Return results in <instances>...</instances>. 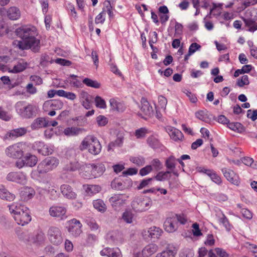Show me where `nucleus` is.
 I'll return each instance as SVG.
<instances>
[{
    "mask_svg": "<svg viewBox=\"0 0 257 257\" xmlns=\"http://www.w3.org/2000/svg\"><path fill=\"white\" fill-rule=\"evenodd\" d=\"M100 254L107 257H122L121 251L118 247H105L100 251Z\"/></svg>",
    "mask_w": 257,
    "mask_h": 257,
    "instance_id": "19",
    "label": "nucleus"
},
{
    "mask_svg": "<svg viewBox=\"0 0 257 257\" xmlns=\"http://www.w3.org/2000/svg\"><path fill=\"white\" fill-rule=\"evenodd\" d=\"M101 148L99 140L93 135H88L85 137L79 146L81 151L87 150L93 155H98L101 151Z\"/></svg>",
    "mask_w": 257,
    "mask_h": 257,
    "instance_id": "2",
    "label": "nucleus"
},
{
    "mask_svg": "<svg viewBox=\"0 0 257 257\" xmlns=\"http://www.w3.org/2000/svg\"><path fill=\"white\" fill-rule=\"evenodd\" d=\"M59 160L54 157H48L38 165L37 171L39 174L46 173L55 169L59 165Z\"/></svg>",
    "mask_w": 257,
    "mask_h": 257,
    "instance_id": "5",
    "label": "nucleus"
},
{
    "mask_svg": "<svg viewBox=\"0 0 257 257\" xmlns=\"http://www.w3.org/2000/svg\"><path fill=\"white\" fill-rule=\"evenodd\" d=\"M176 161L177 160L174 156L169 157L166 161V167L170 170H174L176 167Z\"/></svg>",
    "mask_w": 257,
    "mask_h": 257,
    "instance_id": "45",
    "label": "nucleus"
},
{
    "mask_svg": "<svg viewBox=\"0 0 257 257\" xmlns=\"http://www.w3.org/2000/svg\"><path fill=\"white\" fill-rule=\"evenodd\" d=\"M123 142V137L122 136L117 137L114 142H110L108 145V149L112 147H120L122 145Z\"/></svg>",
    "mask_w": 257,
    "mask_h": 257,
    "instance_id": "54",
    "label": "nucleus"
},
{
    "mask_svg": "<svg viewBox=\"0 0 257 257\" xmlns=\"http://www.w3.org/2000/svg\"><path fill=\"white\" fill-rule=\"evenodd\" d=\"M134 214L131 210H126L122 214V219L127 223H132Z\"/></svg>",
    "mask_w": 257,
    "mask_h": 257,
    "instance_id": "41",
    "label": "nucleus"
},
{
    "mask_svg": "<svg viewBox=\"0 0 257 257\" xmlns=\"http://www.w3.org/2000/svg\"><path fill=\"white\" fill-rule=\"evenodd\" d=\"M176 251L167 248L166 250L157 254L155 257H175Z\"/></svg>",
    "mask_w": 257,
    "mask_h": 257,
    "instance_id": "42",
    "label": "nucleus"
},
{
    "mask_svg": "<svg viewBox=\"0 0 257 257\" xmlns=\"http://www.w3.org/2000/svg\"><path fill=\"white\" fill-rule=\"evenodd\" d=\"M46 241L45 233L41 230L38 231L32 237V242L37 246H41L44 245Z\"/></svg>",
    "mask_w": 257,
    "mask_h": 257,
    "instance_id": "24",
    "label": "nucleus"
},
{
    "mask_svg": "<svg viewBox=\"0 0 257 257\" xmlns=\"http://www.w3.org/2000/svg\"><path fill=\"white\" fill-rule=\"evenodd\" d=\"M20 195L22 201H28L34 197L35 195V191L32 187H25L22 188Z\"/></svg>",
    "mask_w": 257,
    "mask_h": 257,
    "instance_id": "21",
    "label": "nucleus"
},
{
    "mask_svg": "<svg viewBox=\"0 0 257 257\" xmlns=\"http://www.w3.org/2000/svg\"><path fill=\"white\" fill-rule=\"evenodd\" d=\"M171 172L167 171L166 172H159L155 177L154 178L157 181H162L168 179L170 177L169 174Z\"/></svg>",
    "mask_w": 257,
    "mask_h": 257,
    "instance_id": "51",
    "label": "nucleus"
},
{
    "mask_svg": "<svg viewBox=\"0 0 257 257\" xmlns=\"http://www.w3.org/2000/svg\"><path fill=\"white\" fill-rule=\"evenodd\" d=\"M11 118V115L5 110L2 107H0V119L5 121H9Z\"/></svg>",
    "mask_w": 257,
    "mask_h": 257,
    "instance_id": "56",
    "label": "nucleus"
},
{
    "mask_svg": "<svg viewBox=\"0 0 257 257\" xmlns=\"http://www.w3.org/2000/svg\"><path fill=\"white\" fill-rule=\"evenodd\" d=\"M105 15L106 12L103 10V11L100 13L95 18V23L96 25L100 24L102 25L104 24L105 21Z\"/></svg>",
    "mask_w": 257,
    "mask_h": 257,
    "instance_id": "53",
    "label": "nucleus"
},
{
    "mask_svg": "<svg viewBox=\"0 0 257 257\" xmlns=\"http://www.w3.org/2000/svg\"><path fill=\"white\" fill-rule=\"evenodd\" d=\"M173 217L175 218L176 221H177L181 225L187 224L189 220L187 214L183 213L175 214Z\"/></svg>",
    "mask_w": 257,
    "mask_h": 257,
    "instance_id": "36",
    "label": "nucleus"
},
{
    "mask_svg": "<svg viewBox=\"0 0 257 257\" xmlns=\"http://www.w3.org/2000/svg\"><path fill=\"white\" fill-rule=\"evenodd\" d=\"M67 224V230L71 235L77 236L82 232V224L76 219L73 218L68 221Z\"/></svg>",
    "mask_w": 257,
    "mask_h": 257,
    "instance_id": "12",
    "label": "nucleus"
},
{
    "mask_svg": "<svg viewBox=\"0 0 257 257\" xmlns=\"http://www.w3.org/2000/svg\"><path fill=\"white\" fill-rule=\"evenodd\" d=\"M130 161L139 166H142L145 163V160L143 157H134L130 158Z\"/></svg>",
    "mask_w": 257,
    "mask_h": 257,
    "instance_id": "57",
    "label": "nucleus"
},
{
    "mask_svg": "<svg viewBox=\"0 0 257 257\" xmlns=\"http://www.w3.org/2000/svg\"><path fill=\"white\" fill-rule=\"evenodd\" d=\"M111 186L112 188L118 190H122L126 188L125 185L118 179H114L112 181L111 183Z\"/></svg>",
    "mask_w": 257,
    "mask_h": 257,
    "instance_id": "49",
    "label": "nucleus"
},
{
    "mask_svg": "<svg viewBox=\"0 0 257 257\" xmlns=\"http://www.w3.org/2000/svg\"><path fill=\"white\" fill-rule=\"evenodd\" d=\"M79 168V164L77 162H69L63 168L64 170L66 171L74 172Z\"/></svg>",
    "mask_w": 257,
    "mask_h": 257,
    "instance_id": "40",
    "label": "nucleus"
},
{
    "mask_svg": "<svg viewBox=\"0 0 257 257\" xmlns=\"http://www.w3.org/2000/svg\"><path fill=\"white\" fill-rule=\"evenodd\" d=\"M147 143L151 148L153 149H157L160 147V143L159 141L155 137L152 136H150L147 139Z\"/></svg>",
    "mask_w": 257,
    "mask_h": 257,
    "instance_id": "44",
    "label": "nucleus"
},
{
    "mask_svg": "<svg viewBox=\"0 0 257 257\" xmlns=\"http://www.w3.org/2000/svg\"><path fill=\"white\" fill-rule=\"evenodd\" d=\"M165 131L175 142H181L183 140L184 135L179 130L172 126H167Z\"/></svg>",
    "mask_w": 257,
    "mask_h": 257,
    "instance_id": "17",
    "label": "nucleus"
},
{
    "mask_svg": "<svg viewBox=\"0 0 257 257\" xmlns=\"http://www.w3.org/2000/svg\"><path fill=\"white\" fill-rule=\"evenodd\" d=\"M158 103L161 108L165 110L167 104V100L166 97L160 95L158 97Z\"/></svg>",
    "mask_w": 257,
    "mask_h": 257,
    "instance_id": "60",
    "label": "nucleus"
},
{
    "mask_svg": "<svg viewBox=\"0 0 257 257\" xmlns=\"http://www.w3.org/2000/svg\"><path fill=\"white\" fill-rule=\"evenodd\" d=\"M27 65V63L22 59L20 60L12 69L9 68L8 71L9 72L13 73H20L25 70Z\"/></svg>",
    "mask_w": 257,
    "mask_h": 257,
    "instance_id": "30",
    "label": "nucleus"
},
{
    "mask_svg": "<svg viewBox=\"0 0 257 257\" xmlns=\"http://www.w3.org/2000/svg\"><path fill=\"white\" fill-rule=\"evenodd\" d=\"M105 167L101 163L86 164L82 169L81 176L87 179H90L100 177L104 172Z\"/></svg>",
    "mask_w": 257,
    "mask_h": 257,
    "instance_id": "3",
    "label": "nucleus"
},
{
    "mask_svg": "<svg viewBox=\"0 0 257 257\" xmlns=\"http://www.w3.org/2000/svg\"><path fill=\"white\" fill-rule=\"evenodd\" d=\"M158 246L154 243H150L147 245L142 250L141 255L142 257H150L157 251Z\"/></svg>",
    "mask_w": 257,
    "mask_h": 257,
    "instance_id": "23",
    "label": "nucleus"
},
{
    "mask_svg": "<svg viewBox=\"0 0 257 257\" xmlns=\"http://www.w3.org/2000/svg\"><path fill=\"white\" fill-rule=\"evenodd\" d=\"M226 124L231 130L238 133H241L244 129L242 125L239 122H229V121L226 118Z\"/></svg>",
    "mask_w": 257,
    "mask_h": 257,
    "instance_id": "34",
    "label": "nucleus"
},
{
    "mask_svg": "<svg viewBox=\"0 0 257 257\" xmlns=\"http://www.w3.org/2000/svg\"><path fill=\"white\" fill-rule=\"evenodd\" d=\"M66 212L67 209L65 207L57 205L51 206L49 210L50 216L60 220L65 219L67 217Z\"/></svg>",
    "mask_w": 257,
    "mask_h": 257,
    "instance_id": "13",
    "label": "nucleus"
},
{
    "mask_svg": "<svg viewBox=\"0 0 257 257\" xmlns=\"http://www.w3.org/2000/svg\"><path fill=\"white\" fill-rule=\"evenodd\" d=\"M150 200L143 196L136 197L133 200L131 206L137 212H142L148 210L150 206Z\"/></svg>",
    "mask_w": 257,
    "mask_h": 257,
    "instance_id": "9",
    "label": "nucleus"
},
{
    "mask_svg": "<svg viewBox=\"0 0 257 257\" xmlns=\"http://www.w3.org/2000/svg\"><path fill=\"white\" fill-rule=\"evenodd\" d=\"M8 181L15 182L19 184H25L27 183V178L26 174L22 172H12L7 176Z\"/></svg>",
    "mask_w": 257,
    "mask_h": 257,
    "instance_id": "15",
    "label": "nucleus"
},
{
    "mask_svg": "<svg viewBox=\"0 0 257 257\" xmlns=\"http://www.w3.org/2000/svg\"><path fill=\"white\" fill-rule=\"evenodd\" d=\"M13 45L20 50L31 49L35 53L38 52L41 47L40 40L37 38V36L28 39L25 41L15 40L13 42Z\"/></svg>",
    "mask_w": 257,
    "mask_h": 257,
    "instance_id": "4",
    "label": "nucleus"
},
{
    "mask_svg": "<svg viewBox=\"0 0 257 257\" xmlns=\"http://www.w3.org/2000/svg\"><path fill=\"white\" fill-rule=\"evenodd\" d=\"M59 96L64 97L71 100H74L76 98V95L74 93L65 91L62 89H61V91L59 92Z\"/></svg>",
    "mask_w": 257,
    "mask_h": 257,
    "instance_id": "50",
    "label": "nucleus"
},
{
    "mask_svg": "<svg viewBox=\"0 0 257 257\" xmlns=\"http://www.w3.org/2000/svg\"><path fill=\"white\" fill-rule=\"evenodd\" d=\"M194 252L191 249H185L182 250L179 254L180 257H193Z\"/></svg>",
    "mask_w": 257,
    "mask_h": 257,
    "instance_id": "61",
    "label": "nucleus"
},
{
    "mask_svg": "<svg viewBox=\"0 0 257 257\" xmlns=\"http://www.w3.org/2000/svg\"><path fill=\"white\" fill-rule=\"evenodd\" d=\"M245 247L251 252H252L255 257H257V245L254 244H251L248 242L245 243Z\"/></svg>",
    "mask_w": 257,
    "mask_h": 257,
    "instance_id": "58",
    "label": "nucleus"
},
{
    "mask_svg": "<svg viewBox=\"0 0 257 257\" xmlns=\"http://www.w3.org/2000/svg\"><path fill=\"white\" fill-rule=\"evenodd\" d=\"M247 117L250 118L252 121H254L257 119V110L252 111L249 109L247 112Z\"/></svg>",
    "mask_w": 257,
    "mask_h": 257,
    "instance_id": "64",
    "label": "nucleus"
},
{
    "mask_svg": "<svg viewBox=\"0 0 257 257\" xmlns=\"http://www.w3.org/2000/svg\"><path fill=\"white\" fill-rule=\"evenodd\" d=\"M63 103L58 99L50 100L45 101L43 105V109L44 111H48L50 109L54 110H60L62 108Z\"/></svg>",
    "mask_w": 257,
    "mask_h": 257,
    "instance_id": "16",
    "label": "nucleus"
},
{
    "mask_svg": "<svg viewBox=\"0 0 257 257\" xmlns=\"http://www.w3.org/2000/svg\"><path fill=\"white\" fill-rule=\"evenodd\" d=\"M83 129L78 127H68L63 131L64 134L67 137H74L82 133Z\"/></svg>",
    "mask_w": 257,
    "mask_h": 257,
    "instance_id": "32",
    "label": "nucleus"
},
{
    "mask_svg": "<svg viewBox=\"0 0 257 257\" xmlns=\"http://www.w3.org/2000/svg\"><path fill=\"white\" fill-rule=\"evenodd\" d=\"M96 122L99 126H104L108 123V119L106 117L102 115H98L96 118Z\"/></svg>",
    "mask_w": 257,
    "mask_h": 257,
    "instance_id": "55",
    "label": "nucleus"
},
{
    "mask_svg": "<svg viewBox=\"0 0 257 257\" xmlns=\"http://www.w3.org/2000/svg\"><path fill=\"white\" fill-rule=\"evenodd\" d=\"M209 176L210 177L212 181L215 182V183L219 184L221 183V180L220 177L213 171H211Z\"/></svg>",
    "mask_w": 257,
    "mask_h": 257,
    "instance_id": "63",
    "label": "nucleus"
},
{
    "mask_svg": "<svg viewBox=\"0 0 257 257\" xmlns=\"http://www.w3.org/2000/svg\"><path fill=\"white\" fill-rule=\"evenodd\" d=\"M16 198L15 194L10 192L4 185H0V198L8 201H12Z\"/></svg>",
    "mask_w": 257,
    "mask_h": 257,
    "instance_id": "27",
    "label": "nucleus"
},
{
    "mask_svg": "<svg viewBox=\"0 0 257 257\" xmlns=\"http://www.w3.org/2000/svg\"><path fill=\"white\" fill-rule=\"evenodd\" d=\"M8 207L10 213L19 225L24 226L31 221L30 210L25 205L18 202H13L8 205Z\"/></svg>",
    "mask_w": 257,
    "mask_h": 257,
    "instance_id": "1",
    "label": "nucleus"
},
{
    "mask_svg": "<svg viewBox=\"0 0 257 257\" xmlns=\"http://www.w3.org/2000/svg\"><path fill=\"white\" fill-rule=\"evenodd\" d=\"M7 15L10 20H17L21 17V12L17 7H11L8 10Z\"/></svg>",
    "mask_w": 257,
    "mask_h": 257,
    "instance_id": "29",
    "label": "nucleus"
},
{
    "mask_svg": "<svg viewBox=\"0 0 257 257\" xmlns=\"http://www.w3.org/2000/svg\"><path fill=\"white\" fill-rule=\"evenodd\" d=\"M141 110L144 115L148 116H151L154 113L152 106L150 105L149 102L145 99H143L141 101Z\"/></svg>",
    "mask_w": 257,
    "mask_h": 257,
    "instance_id": "26",
    "label": "nucleus"
},
{
    "mask_svg": "<svg viewBox=\"0 0 257 257\" xmlns=\"http://www.w3.org/2000/svg\"><path fill=\"white\" fill-rule=\"evenodd\" d=\"M83 188L86 193L90 196L98 193L101 190V187L97 185H84Z\"/></svg>",
    "mask_w": 257,
    "mask_h": 257,
    "instance_id": "33",
    "label": "nucleus"
},
{
    "mask_svg": "<svg viewBox=\"0 0 257 257\" xmlns=\"http://www.w3.org/2000/svg\"><path fill=\"white\" fill-rule=\"evenodd\" d=\"M16 109L17 112L22 117L31 118L35 113V106L29 104L26 105L25 102L19 101L16 104Z\"/></svg>",
    "mask_w": 257,
    "mask_h": 257,
    "instance_id": "8",
    "label": "nucleus"
},
{
    "mask_svg": "<svg viewBox=\"0 0 257 257\" xmlns=\"http://www.w3.org/2000/svg\"><path fill=\"white\" fill-rule=\"evenodd\" d=\"M22 158L16 161L15 165L19 169H21L24 166L33 167L38 162L37 157L31 153H27Z\"/></svg>",
    "mask_w": 257,
    "mask_h": 257,
    "instance_id": "11",
    "label": "nucleus"
},
{
    "mask_svg": "<svg viewBox=\"0 0 257 257\" xmlns=\"http://www.w3.org/2000/svg\"><path fill=\"white\" fill-rule=\"evenodd\" d=\"M93 205L94 207L99 212H104L106 210V205L101 199L94 200Z\"/></svg>",
    "mask_w": 257,
    "mask_h": 257,
    "instance_id": "37",
    "label": "nucleus"
},
{
    "mask_svg": "<svg viewBox=\"0 0 257 257\" xmlns=\"http://www.w3.org/2000/svg\"><path fill=\"white\" fill-rule=\"evenodd\" d=\"M162 232L161 229L156 226L151 227L148 230L149 236L153 239L158 238L161 236Z\"/></svg>",
    "mask_w": 257,
    "mask_h": 257,
    "instance_id": "35",
    "label": "nucleus"
},
{
    "mask_svg": "<svg viewBox=\"0 0 257 257\" xmlns=\"http://www.w3.org/2000/svg\"><path fill=\"white\" fill-rule=\"evenodd\" d=\"M60 190L62 195L68 199H75L77 194L73 191L71 186L68 184H63L60 186Z\"/></svg>",
    "mask_w": 257,
    "mask_h": 257,
    "instance_id": "20",
    "label": "nucleus"
},
{
    "mask_svg": "<svg viewBox=\"0 0 257 257\" xmlns=\"http://www.w3.org/2000/svg\"><path fill=\"white\" fill-rule=\"evenodd\" d=\"M165 230L168 232H173L177 229L175 218L173 216L168 217L164 224Z\"/></svg>",
    "mask_w": 257,
    "mask_h": 257,
    "instance_id": "25",
    "label": "nucleus"
},
{
    "mask_svg": "<svg viewBox=\"0 0 257 257\" xmlns=\"http://www.w3.org/2000/svg\"><path fill=\"white\" fill-rule=\"evenodd\" d=\"M9 29L4 22L0 21V37L8 34Z\"/></svg>",
    "mask_w": 257,
    "mask_h": 257,
    "instance_id": "59",
    "label": "nucleus"
},
{
    "mask_svg": "<svg viewBox=\"0 0 257 257\" xmlns=\"http://www.w3.org/2000/svg\"><path fill=\"white\" fill-rule=\"evenodd\" d=\"M83 83L87 86L92 87L94 88H99L100 87V84L96 80H93L88 78H84Z\"/></svg>",
    "mask_w": 257,
    "mask_h": 257,
    "instance_id": "43",
    "label": "nucleus"
},
{
    "mask_svg": "<svg viewBox=\"0 0 257 257\" xmlns=\"http://www.w3.org/2000/svg\"><path fill=\"white\" fill-rule=\"evenodd\" d=\"M245 26L248 28V31L253 32L257 30V23L250 19H243Z\"/></svg>",
    "mask_w": 257,
    "mask_h": 257,
    "instance_id": "39",
    "label": "nucleus"
},
{
    "mask_svg": "<svg viewBox=\"0 0 257 257\" xmlns=\"http://www.w3.org/2000/svg\"><path fill=\"white\" fill-rule=\"evenodd\" d=\"M27 130L25 127H20L12 130L7 132L4 137L5 139H13L24 136Z\"/></svg>",
    "mask_w": 257,
    "mask_h": 257,
    "instance_id": "22",
    "label": "nucleus"
},
{
    "mask_svg": "<svg viewBox=\"0 0 257 257\" xmlns=\"http://www.w3.org/2000/svg\"><path fill=\"white\" fill-rule=\"evenodd\" d=\"M96 107L100 109H105L107 107L105 101L99 96H96L94 99Z\"/></svg>",
    "mask_w": 257,
    "mask_h": 257,
    "instance_id": "47",
    "label": "nucleus"
},
{
    "mask_svg": "<svg viewBox=\"0 0 257 257\" xmlns=\"http://www.w3.org/2000/svg\"><path fill=\"white\" fill-rule=\"evenodd\" d=\"M34 149L37 150L39 154L44 156L51 154L53 149L42 142H36L33 145Z\"/></svg>",
    "mask_w": 257,
    "mask_h": 257,
    "instance_id": "18",
    "label": "nucleus"
},
{
    "mask_svg": "<svg viewBox=\"0 0 257 257\" xmlns=\"http://www.w3.org/2000/svg\"><path fill=\"white\" fill-rule=\"evenodd\" d=\"M226 179L231 184L238 186L239 183L238 176L235 172L231 170L226 172Z\"/></svg>",
    "mask_w": 257,
    "mask_h": 257,
    "instance_id": "31",
    "label": "nucleus"
},
{
    "mask_svg": "<svg viewBox=\"0 0 257 257\" xmlns=\"http://www.w3.org/2000/svg\"><path fill=\"white\" fill-rule=\"evenodd\" d=\"M16 35L25 41L35 36H38V32L35 27L23 26L16 29Z\"/></svg>",
    "mask_w": 257,
    "mask_h": 257,
    "instance_id": "7",
    "label": "nucleus"
},
{
    "mask_svg": "<svg viewBox=\"0 0 257 257\" xmlns=\"http://www.w3.org/2000/svg\"><path fill=\"white\" fill-rule=\"evenodd\" d=\"M128 196L125 194H114L109 198V201L113 207L116 209L126 203Z\"/></svg>",
    "mask_w": 257,
    "mask_h": 257,
    "instance_id": "14",
    "label": "nucleus"
},
{
    "mask_svg": "<svg viewBox=\"0 0 257 257\" xmlns=\"http://www.w3.org/2000/svg\"><path fill=\"white\" fill-rule=\"evenodd\" d=\"M49 121L45 118L40 117L36 119L31 124L33 130H37L40 128L48 126Z\"/></svg>",
    "mask_w": 257,
    "mask_h": 257,
    "instance_id": "28",
    "label": "nucleus"
},
{
    "mask_svg": "<svg viewBox=\"0 0 257 257\" xmlns=\"http://www.w3.org/2000/svg\"><path fill=\"white\" fill-rule=\"evenodd\" d=\"M153 170L151 165H147L146 167L142 168L140 170V174L142 176H144L150 173Z\"/></svg>",
    "mask_w": 257,
    "mask_h": 257,
    "instance_id": "62",
    "label": "nucleus"
},
{
    "mask_svg": "<svg viewBox=\"0 0 257 257\" xmlns=\"http://www.w3.org/2000/svg\"><path fill=\"white\" fill-rule=\"evenodd\" d=\"M223 3H213V7L210 9V14L216 16L220 15L223 9Z\"/></svg>",
    "mask_w": 257,
    "mask_h": 257,
    "instance_id": "38",
    "label": "nucleus"
},
{
    "mask_svg": "<svg viewBox=\"0 0 257 257\" xmlns=\"http://www.w3.org/2000/svg\"><path fill=\"white\" fill-rule=\"evenodd\" d=\"M195 116L197 118L204 122H208L209 121L208 114L205 110H200L196 112Z\"/></svg>",
    "mask_w": 257,
    "mask_h": 257,
    "instance_id": "48",
    "label": "nucleus"
},
{
    "mask_svg": "<svg viewBox=\"0 0 257 257\" xmlns=\"http://www.w3.org/2000/svg\"><path fill=\"white\" fill-rule=\"evenodd\" d=\"M26 145L23 142H19L8 147L5 150L6 155L9 158L17 159L24 155Z\"/></svg>",
    "mask_w": 257,
    "mask_h": 257,
    "instance_id": "6",
    "label": "nucleus"
},
{
    "mask_svg": "<svg viewBox=\"0 0 257 257\" xmlns=\"http://www.w3.org/2000/svg\"><path fill=\"white\" fill-rule=\"evenodd\" d=\"M249 83L248 77L246 75H243L241 78H238L236 81V85L240 87L247 85Z\"/></svg>",
    "mask_w": 257,
    "mask_h": 257,
    "instance_id": "52",
    "label": "nucleus"
},
{
    "mask_svg": "<svg viewBox=\"0 0 257 257\" xmlns=\"http://www.w3.org/2000/svg\"><path fill=\"white\" fill-rule=\"evenodd\" d=\"M150 133V131L146 127H141L136 130L135 135L137 139L145 138L147 134Z\"/></svg>",
    "mask_w": 257,
    "mask_h": 257,
    "instance_id": "46",
    "label": "nucleus"
},
{
    "mask_svg": "<svg viewBox=\"0 0 257 257\" xmlns=\"http://www.w3.org/2000/svg\"><path fill=\"white\" fill-rule=\"evenodd\" d=\"M47 237L49 241L54 245H59L63 242L62 231L56 226H51L49 228Z\"/></svg>",
    "mask_w": 257,
    "mask_h": 257,
    "instance_id": "10",
    "label": "nucleus"
}]
</instances>
